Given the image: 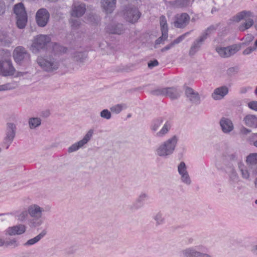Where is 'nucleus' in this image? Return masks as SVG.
I'll use <instances>...</instances> for the list:
<instances>
[{
    "label": "nucleus",
    "mask_w": 257,
    "mask_h": 257,
    "mask_svg": "<svg viewBox=\"0 0 257 257\" xmlns=\"http://www.w3.org/2000/svg\"><path fill=\"white\" fill-rule=\"evenodd\" d=\"M178 138L174 136L163 143L156 149L157 155L165 158L171 155L175 150Z\"/></svg>",
    "instance_id": "nucleus-1"
},
{
    "label": "nucleus",
    "mask_w": 257,
    "mask_h": 257,
    "mask_svg": "<svg viewBox=\"0 0 257 257\" xmlns=\"http://www.w3.org/2000/svg\"><path fill=\"white\" fill-rule=\"evenodd\" d=\"M253 16L250 11H243L238 13L233 18V20L236 22H239L242 20H244V22L240 24L238 28L239 31L243 32L254 25Z\"/></svg>",
    "instance_id": "nucleus-2"
},
{
    "label": "nucleus",
    "mask_w": 257,
    "mask_h": 257,
    "mask_svg": "<svg viewBox=\"0 0 257 257\" xmlns=\"http://www.w3.org/2000/svg\"><path fill=\"white\" fill-rule=\"evenodd\" d=\"M29 215L32 218L30 223L34 227L40 226L43 223L42 219L43 213L44 209L36 204H33L28 207Z\"/></svg>",
    "instance_id": "nucleus-3"
},
{
    "label": "nucleus",
    "mask_w": 257,
    "mask_h": 257,
    "mask_svg": "<svg viewBox=\"0 0 257 257\" xmlns=\"http://www.w3.org/2000/svg\"><path fill=\"white\" fill-rule=\"evenodd\" d=\"M37 62L40 67L47 72H53L57 70L60 65L59 61L53 56L39 57Z\"/></svg>",
    "instance_id": "nucleus-4"
},
{
    "label": "nucleus",
    "mask_w": 257,
    "mask_h": 257,
    "mask_svg": "<svg viewBox=\"0 0 257 257\" xmlns=\"http://www.w3.org/2000/svg\"><path fill=\"white\" fill-rule=\"evenodd\" d=\"M51 42L50 38L44 35H39L35 37L31 46L33 52L38 53L42 50L47 49Z\"/></svg>",
    "instance_id": "nucleus-5"
},
{
    "label": "nucleus",
    "mask_w": 257,
    "mask_h": 257,
    "mask_svg": "<svg viewBox=\"0 0 257 257\" xmlns=\"http://www.w3.org/2000/svg\"><path fill=\"white\" fill-rule=\"evenodd\" d=\"M14 12L16 15L18 27L20 29H23L25 27L28 20L24 5L20 3L15 5Z\"/></svg>",
    "instance_id": "nucleus-6"
},
{
    "label": "nucleus",
    "mask_w": 257,
    "mask_h": 257,
    "mask_svg": "<svg viewBox=\"0 0 257 257\" xmlns=\"http://www.w3.org/2000/svg\"><path fill=\"white\" fill-rule=\"evenodd\" d=\"M215 30L214 26H211L207 28L204 33L197 39L195 40L191 45L189 55H194L200 49L204 41L206 39L207 36Z\"/></svg>",
    "instance_id": "nucleus-7"
},
{
    "label": "nucleus",
    "mask_w": 257,
    "mask_h": 257,
    "mask_svg": "<svg viewBox=\"0 0 257 257\" xmlns=\"http://www.w3.org/2000/svg\"><path fill=\"white\" fill-rule=\"evenodd\" d=\"M13 57L16 62L21 64L25 62H29L30 55L26 49L22 46H18L13 52Z\"/></svg>",
    "instance_id": "nucleus-8"
},
{
    "label": "nucleus",
    "mask_w": 257,
    "mask_h": 257,
    "mask_svg": "<svg viewBox=\"0 0 257 257\" xmlns=\"http://www.w3.org/2000/svg\"><path fill=\"white\" fill-rule=\"evenodd\" d=\"M124 16L126 21L131 23H135L140 18L141 13L136 7L128 6L124 10Z\"/></svg>",
    "instance_id": "nucleus-9"
},
{
    "label": "nucleus",
    "mask_w": 257,
    "mask_h": 257,
    "mask_svg": "<svg viewBox=\"0 0 257 257\" xmlns=\"http://www.w3.org/2000/svg\"><path fill=\"white\" fill-rule=\"evenodd\" d=\"M16 127L13 123H8L6 131V137L4 138V145L8 149L13 142L16 135Z\"/></svg>",
    "instance_id": "nucleus-10"
},
{
    "label": "nucleus",
    "mask_w": 257,
    "mask_h": 257,
    "mask_svg": "<svg viewBox=\"0 0 257 257\" xmlns=\"http://www.w3.org/2000/svg\"><path fill=\"white\" fill-rule=\"evenodd\" d=\"M93 133L94 130L93 129H90L87 132L82 140L76 143H74L70 147H69L68 150V153H71L76 151L80 148H82L84 145L86 144L90 140Z\"/></svg>",
    "instance_id": "nucleus-11"
},
{
    "label": "nucleus",
    "mask_w": 257,
    "mask_h": 257,
    "mask_svg": "<svg viewBox=\"0 0 257 257\" xmlns=\"http://www.w3.org/2000/svg\"><path fill=\"white\" fill-rule=\"evenodd\" d=\"M49 19V13L46 9L42 8L37 11L36 15V20L39 27H44L46 26Z\"/></svg>",
    "instance_id": "nucleus-12"
},
{
    "label": "nucleus",
    "mask_w": 257,
    "mask_h": 257,
    "mask_svg": "<svg viewBox=\"0 0 257 257\" xmlns=\"http://www.w3.org/2000/svg\"><path fill=\"white\" fill-rule=\"evenodd\" d=\"M206 248L203 245H199L196 247H190L181 251L183 257H200L201 252L205 251Z\"/></svg>",
    "instance_id": "nucleus-13"
},
{
    "label": "nucleus",
    "mask_w": 257,
    "mask_h": 257,
    "mask_svg": "<svg viewBox=\"0 0 257 257\" xmlns=\"http://www.w3.org/2000/svg\"><path fill=\"white\" fill-rule=\"evenodd\" d=\"M15 69L11 61L9 60L0 61V75L4 76H12L14 74Z\"/></svg>",
    "instance_id": "nucleus-14"
},
{
    "label": "nucleus",
    "mask_w": 257,
    "mask_h": 257,
    "mask_svg": "<svg viewBox=\"0 0 257 257\" xmlns=\"http://www.w3.org/2000/svg\"><path fill=\"white\" fill-rule=\"evenodd\" d=\"M26 230V225L20 223L7 228L5 230V234L8 236L20 235L25 233Z\"/></svg>",
    "instance_id": "nucleus-15"
},
{
    "label": "nucleus",
    "mask_w": 257,
    "mask_h": 257,
    "mask_svg": "<svg viewBox=\"0 0 257 257\" xmlns=\"http://www.w3.org/2000/svg\"><path fill=\"white\" fill-rule=\"evenodd\" d=\"M237 45H232L227 47H217L216 52L222 57H229L236 53L239 50Z\"/></svg>",
    "instance_id": "nucleus-16"
},
{
    "label": "nucleus",
    "mask_w": 257,
    "mask_h": 257,
    "mask_svg": "<svg viewBox=\"0 0 257 257\" xmlns=\"http://www.w3.org/2000/svg\"><path fill=\"white\" fill-rule=\"evenodd\" d=\"M174 26L177 28H184L189 23L190 16L187 13L177 14L174 17Z\"/></svg>",
    "instance_id": "nucleus-17"
},
{
    "label": "nucleus",
    "mask_w": 257,
    "mask_h": 257,
    "mask_svg": "<svg viewBox=\"0 0 257 257\" xmlns=\"http://www.w3.org/2000/svg\"><path fill=\"white\" fill-rule=\"evenodd\" d=\"M86 10V5L82 3H75L72 6L71 15L75 18H80L83 16Z\"/></svg>",
    "instance_id": "nucleus-18"
},
{
    "label": "nucleus",
    "mask_w": 257,
    "mask_h": 257,
    "mask_svg": "<svg viewBox=\"0 0 257 257\" xmlns=\"http://www.w3.org/2000/svg\"><path fill=\"white\" fill-rule=\"evenodd\" d=\"M185 95L189 101L194 104L198 105L200 103V97L199 93L190 87H187Z\"/></svg>",
    "instance_id": "nucleus-19"
},
{
    "label": "nucleus",
    "mask_w": 257,
    "mask_h": 257,
    "mask_svg": "<svg viewBox=\"0 0 257 257\" xmlns=\"http://www.w3.org/2000/svg\"><path fill=\"white\" fill-rule=\"evenodd\" d=\"M101 6L107 14H111L116 7V0H101Z\"/></svg>",
    "instance_id": "nucleus-20"
},
{
    "label": "nucleus",
    "mask_w": 257,
    "mask_h": 257,
    "mask_svg": "<svg viewBox=\"0 0 257 257\" xmlns=\"http://www.w3.org/2000/svg\"><path fill=\"white\" fill-rule=\"evenodd\" d=\"M222 132L225 134H228L234 128L232 121L227 118L222 117L219 121Z\"/></svg>",
    "instance_id": "nucleus-21"
},
{
    "label": "nucleus",
    "mask_w": 257,
    "mask_h": 257,
    "mask_svg": "<svg viewBox=\"0 0 257 257\" xmlns=\"http://www.w3.org/2000/svg\"><path fill=\"white\" fill-rule=\"evenodd\" d=\"M106 31L111 34L120 35L124 32V29L121 24L112 23L106 26Z\"/></svg>",
    "instance_id": "nucleus-22"
},
{
    "label": "nucleus",
    "mask_w": 257,
    "mask_h": 257,
    "mask_svg": "<svg viewBox=\"0 0 257 257\" xmlns=\"http://www.w3.org/2000/svg\"><path fill=\"white\" fill-rule=\"evenodd\" d=\"M182 91L177 87L165 88V96L169 97L171 99H177L181 95Z\"/></svg>",
    "instance_id": "nucleus-23"
},
{
    "label": "nucleus",
    "mask_w": 257,
    "mask_h": 257,
    "mask_svg": "<svg viewBox=\"0 0 257 257\" xmlns=\"http://www.w3.org/2000/svg\"><path fill=\"white\" fill-rule=\"evenodd\" d=\"M228 92V89L225 86L216 88L212 93V97L215 100L223 98Z\"/></svg>",
    "instance_id": "nucleus-24"
},
{
    "label": "nucleus",
    "mask_w": 257,
    "mask_h": 257,
    "mask_svg": "<svg viewBox=\"0 0 257 257\" xmlns=\"http://www.w3.org/2000/svg\"><path fill=\"white\" fill-rule=\"evenodd\" d=\"M149 198V195L145 192H142L137 199L135 203L131 207L132 209H138L143 206V202L148 199Z\"/></svg>",
    "instance_id": "nucleus-25"
},
{
    "label": "nucleus",
    "mask_w": 257,
    "mask_h": 257,
    "mask_svg": "<svg viewBox=\"0 0 257 257\" xmlns=\"http://www.w3.org/2000/svg\"><path fill=\"white\" fill-rule=\"evenodd\" d=\"M14 215L18 221L24 222L26 221L28 217L29 212L28 209L27 210L16 211L14 212Z\"/></svg>",
    "instance_id": "nucleus-26"
},
{
    "label": "nucleus",
    "mask_w": 257,
    "mask_h": 257,
    "mask_svg": "<svg viewBox=\"0 0 257 257\" xmlns=\"http://www.w3.org/2000/svg\"><path fill=\"white\" fill-rule=\"evenodd\" d=\"M243 121L248 126L257 127V116L255 115L248 114L246 115Z\"/></svg>",
    "instance_id": "nucleus-27"
},
{
    "label": "nucleus",
    "mask_w": 257,
    "mask_h": 257,
    "mask_svg": "<svg viewBox=\"0 0 257 257\" xmlns=\"http://www.w3.org/2000/svg\"><path fill=\"white\" fill-rule=\"evenodd\" d=\"M74 61L79 64H83L87 57V54L84 52H75L72 56Z\"/></svg>",
    "instance_id": "nucleus-28"
},
{
    "label": "nucleus",
    "mask_w": 257,
    "mask_h": 257,
    "mask_svg": "<svg viewBox=\"0 0 257 257\" xmlns=\"http://www.w3.org/2000/svg\"><path fill=\"white\" fill-rule=\"evenodd\" d=\"M47 233L46 230H43L41 233L35 237L28 240L25 243V245L29 246L33 245L39 241L43 237H44Z\"/></svg>",
    "instance_id": "nucleus-29"
},
{
    "label": "nucleus",
    "mask_w": 257,
    "mask_h": 257,
    "mask_svg": "<svg viewBox=\"0 0 257 257\" xmlns=\"http://www.w3.org/2000/svg\"><path fill=\"white\" fill-rule=\"evenodd\" d=\"M169 3L175 7L184 8L190 5V0H176L170 1Z\"/></svg>",
    "instance_id": "nucleus-30"
},
{
    "label": "nucleus",
    "mask_w": 257,
    "mask_h": 257,
    "mask_svg": "<svg viewBox=\"0 0 257 257\" xmlns=\"http://www.w3.org/2000/svg\"><path fill=\"white\" fill-rule=\"evenodd\" d=\"M160 24L161 26V30L164 37L166 36V34H168V27L167 23V20L166 17L162 15L160 18Z\"/></svg>",
    "instance_id": "nucleus-31"
},
{
    "label": "nucleus",
    "mask_w": 257,
    "mask_h": 257,
    "mask_svg": "<svg viewBox=\"0 0 257 257\" xmlns=\"http://www.w3.org/2000/svg\"><path fill=\"white\" fill-rule=\"evenodd\" d=\"M228 175L229 181L231 184L236 183L239 181V177L234 168L230 169Z\"/></svg>",
    "instance_id": "nucleus-32"
},
{
    "label": "nucleus",
    "mask_w": 257,
    "mask_h": 257,
    "mask_svg": "<svg viewBox=\"0 0 257 257\" xmlns=\"http://www.w3.org/2000/svg\"><path fill=\"white\" fill-rule=\"evenodd\" d=\"M170 128L171 125L170 123L168 121H166L160 131L156 133V136L159 138L163 137L169 132Z\"/></svg>",
    "instance_id": "nucleus-33"
},
{
    "label": "nucleus",
    "mask_w": 257,
    "mask_h": 257,
    "mask_svg": "<svg viewBox=\"0 0 257 257\" xmlns=\"http://www.w3.org/2000/svg\"><path fill=\"white\" fill-rule=\"evenodd\" d=\"M164 119L162 117L156 118L152 122L150 128L153 132H156L163 122Z\"/></svg>",
    "instance_id": "nucleus-34"
},
{
    "label": "nucleus",
    "mask_w": 257,
    "mask_h": 257,
    "mask_svg": "<svg viewBox=\"0 0 257 257\" xmlns=\"http://www.w3.org/2000/svg\"><path fill=\"white\" fill-rule=\"evenodd\" d=\"M246 163L248 168L257 165V153L251 154L247 157Z\"/></svg>",
    "instance_id": "nucleus-35"
},
{
    "label": "nucleus",
    "mask_w": 257,
    "mask_h": 257,
    "mask_svg": "<svg viewBox=\"0 0 257 257\" xmlns=\"http://www.w3.org/2000/svg\"><path fill=\"white\" fill-rule=\"evenodd\" d=\"M153 218L156 222L155 224L157 226L162 225L165 222V218L161 212L157 213L154 216Z\"/></svg>",
    "instance_id": "nucleus-36"
},
{
    "label": "nucleus",
    "mask_w": 257,
    "mask_h": 257,
    "mask_svg": "<svg viewBox=\"0 0 257 257\" xmlns=\"http://www.w3.org/2000/svg\"><path fill=\"white\" fill-rule=\"evenodd\" d=\"M41 119L38 117L30 118L29 120V124L31 129H34L40 125Z\"/></svg>",
    "instance_id": "nucleus-37"
},
{
    "label": "nucleus",
    "mask_w": 257,
    "mask_h": 257,
    "mask_svg": "<svg viewBox=\"0 0 257 257\" xmlns=\"http://www.w3.org/2000/svg\"><path fill=\"white\" fill-rule=\"evenodd\" d=\"M87 20L92 24H97L100 20V17L97 15L93 13L89 14L87 16Z\"/></svg>",
    "instance_id": "nucleus-38"
},
{
    "label": "nucleus",
    "mask_w": 257,
    "mask_h": 257,
    "mask_svg": "<svg viewBox=\"0 0 257 257\" xmlns=\"http://www.w3.org/2000/svg\"><path fill=\"white\" fill-rule=\"evenodd\" d=\"M17 87L16 82L8 83L4 85H0V91H5L12 90Z\"/></svg>",
    "instance_id": "nucleus-39"
},
{
    "label": "nucleus",
    "mask_w": 257,
    "mask_h": 257,
    "mask_svg": "<svg viewBox=\"0 0 257 257\" xmlns=\"http://www.w3.org/2000/svg\"><path fill=\"white\" fill-rule=\"evenodd\" d=\"M126 105L125 104H118L114 105L110 108L112 112L115 113H119L123 109L126 108Z\"/></svg>",
    "instance_id": "nucleus-40"
},
{
    "label": "nucleus",
    "mask_w": 257,
    "mask_h": 257,
    "mask_svg": "<svg viewBox=\"0 0 257 257\" xmlns=\"http://www.w3.org/2000/svg\"><path fill=\"white\" fill-rule=\"evenodd\" d=\"M178 171L179 174L181 175L185 174L188 173L187 170V167L184 162H181L178 166Z\"/></svg>",
    "instance_id": "nucleus-41"
},
{
    "label": "nucleus",
    "mask_w": 257,
    "mask_h": 257,
    "mask_svg": "<svg viewBox=\"0 0 257 257\" xmlns=\"http://www.w3.org/2000/svg\"><path fill=\"white\" fill-rule=\"evenodd\" d=\"M254 39V36L251 34H247L243 39L244 41L241 43L242 46H248Z\"/></svg>",
    "instance_id": "nucleus-42"
},
{
    "label": "nucleus",
    "mask_w": 257,
    "mask_h": 257,
    "mask_svg": "<svg viewBox=\"0 0 257 257\" xmlns=\"http://www.w3.org/2000/svg\"><path fill=\"white\" fill-rule=\"evenodd\" d=\"M225 155L230 160L235 161L237 160V154L230 149L226 151Z\"/></svg>",
    "instance_id": "nucleus-43"
},
{
    "label": "nucleus",
    "mask_w": 257,
    "mask_h": 257,
    "mask_svg": "<svg viewBox=\"0 0 257 257\" xmlns=\"http://www.w3.org/2000/svg\"><path fill=\"white\" fill-rule=\"evenodd\" d=\"M181 180L182 182L187 185H189L191 183V179L189 176L188 173L181 175Z\"/></svg>",
    "instance_id": "nucleus-44"
},
{
    "label": "nucleus",
    "mask_w": 257,
    "mask_h": 257,
    "mask_svg": "<svg viewBox=\"0 0 257 257\" xmlns=\"http://www.w3.org/2000/svg\"><path fill=\"white\" fill-rule=\"evenodd\" d=\"M0 41L5 45H9L12 42V39L7 35H4L0 37Z\"/></svg>",
    "instance_id": "nucleus-45"
},
{
    "label": "nucleus",
    "mask_w": 257,
    "mask_h": 257,
    "mask_svg": "<svg viewBox=\"0 0 257 257\" xmlns=\"http://www.w3.org/2000/svg\"><path fill=\"white\" fill-rule=\"evenodd\" d=\"M5 245L7 246H13L14 247H16L19 245V242L17 239L12 238L10 239L9 240L5 241Z\"/></svg>",
    "instance_id": "nucleus-46"
},
{
    "label": "nucleus",
    "mask_w": 257,
    "mask_h": 257,
    "mask_svg": "<svg viewBox=\"0 0 257 257\" xmlns=\"http://www.w3.org/2000/svg\"><path fill=\"white\" fill-rule=\"evenodd\" d=\"M100 115L102 118L109 119L111 118V114L110 112L106 109H103L100 113Z\"/></svg>",
    "instance_id": "nucleus-47"
},
{
    "label": "nucleus",
    "mask_w": 257,
    "mask_h": 257,
    "mask_svg": "<svg viewBox=\"0 0 257 257\" xmlns=\"http://www.w3.org/2000/svg\"><path fill=\"white\" fill-rule=\"evenodd\" d=\"M151 94L155 96L164 95L165 88L162 89H156L151 91Z\"/></svg>",
    "instance_id": "nucleus-48"
},
{
    "label": "nucleus",
    "mask_w": 257,
    "mask_h": 257,
    "mask_svg": "<svg viewBox=\"0 0 257 257\" xmlns=\"http://www.w3.org/2000/svg\"><path fill=\"white\" fill-rule=\"evenodd\" d=\"M240 171L241 173V176L243 179L249 180V172L250 170L247 169H241Z\"/></svg>",
    "instance_id": "nucleus-49"
},
{
    "label": "nucleus",
    "mask_w": 257,
    "mask_h": 257,
    "mask_svg": "<svg viewBox=\"0 0 257 257\" xmlns=\"http://www.w3.org/2000/svg\"><path fill=\"white\" fill-rule=\"evenodd\" d=\"M70 23L71 27L75 29L78 28L81 25L80 21L75 19H71L70 20Z\"/></svg>",
    "instance_id": "nucleus-50"
},
{
    "label": "nucleus",
    "mask_w": 257,
    "mask_h": 257,
    "mask_svg": "<svg viewBox=\"0 0 257 257\" xmlns=\"http://www.w3.org/2000/svg\"><path fill=\"white\" fill-rule=\"evenodd\" d=\"M238 72L237 67H230L227 70V74L229 76H232L236 74Z\"/></svg>",
    "instance_id": "nucleus-51"
},
{
    "label": "nucleus",
    "mask_w": 257,
    "mask_h": 257,
    "mask_svg": "<svg viewBox=\"0 0 257 257\" xmlns=\"http://www.w3.org/2000/svg\"><path fill=\"white\" fill-rule=\"evenodd\" d=\"M6 5L3 0H0V16L3 15L6 12Z\"/></svg>",
    "instance_id": "nucleus-52"
},
{
    "label": "nucleus",
    "mask_w": 257,
    "mask_h": 257,
    "mask_svg": "<svg viewBox=\"0 0 257 257\" xmlns=\"http://www.w3.org/2000/svg\"><path fill=\"white\" fill-rule=\"evenodd\" d=\"M168 38V34H166V36L164 37L163 35V33H162V36L160 37L158 39H157L155 41V45H159L162 43H163V41L166 40L167 38Z\"/></svg>",
    "instance_id": "nucleus-53"
},
{
    "label": "nucleus",
    "mask_w": 257,
    "mask_h": 257,
    "mask_svg": "<svg viewBox=\"0 0 257 257\" xmlns=\"http://www.w3.org/2000/svg\"><path fill=\"white\" fill-rule=\"evenodd\" d=\"M248 106L250 109L257 111V101H252L248 103Z\"/></svg>",
    "instance_id": "nucleus-54"
},
{
    "label": "nucleus",
    "mask_w": 257,
    "mask_h": 257,
    "mask_svg": "<svg viewBox=\"0 0 257 257\" xmlns=\"http://www.w3.org/2000/svg\"><path fill=\"white\" fill-rule=\"evenodd\" d=\"M159 65V62L157 60H154L153 61H150L148 63V67L150 69L157 66Z\"/></svg>",
    "instance_id": "nucleus-55"
},
{
    "label": "nucleus",
    "mask_w": 257,
    "mask_h": 257,
    "mask_svg": "<svg viewBox=\"0 0 257 257\" xmlns=\"http://www.w3.org/2000/svg\"><path fill=\"white\" fill-rule=\"evenodd\" d=\"M255 51L252 46L248 47L245 49L242 52L243 55H249L252 52Z\"/></svg>",
    "instance_id": "nucleus-56"
},
{
    "label": "nucleus",
    "mask_w": 257,
    "mask_h": 257,
    "mask_svg": "<svg viewBox=\"0 0 257 257\" xmlns=\"http://www.w3.org/2000/svg\"><path fill=\"white\" fill-rule=\"evenodd\" d=\"M54 49L55 50H57V51H59L60 52L62 53H65L67 50V49L66 48L62 47L57 44H55Z\"/></svg>",
    "instance_id": "nucleus-57"
},
{
    "label": "nucleus",
    "mask_w": 257,
    "mask_h": 257,
    "mask_svg": "<svg viewBox=\"0 0 257 257\" xmlns=\"http://www.w3.org/2000/svg\"><path fill=\"white\" fill-rule=\"evenodd\" d=\"M174 46V44L173 43V42H172L170 44H169V45H168L166 46H165V47H164L163 48H162L161 50V51L164 52L165 51H167V50H169L171 48L173 47Z\"/></svg>",
    "instance_id": "nucleus-58"
},
{
    "label": "nucleus",
    "mask_w": 257,
    "mask_h": 257,
    "mask_svg": "<svg viewBox=\"0 0 257 257\" xmlns=\"http://www.w3.org/2000/svg\"><path fill=\"white\" fill-rule=\"evenodd\" d=\"M250 171L255 175H257V165L253 166L248 168Z\"/></svg>",
    "instance_id": "nucleus-59"
},
{
    "label": "nucleus",
    "mask_w": 257,
    "mask_h": 257,
    "mask_svg": "<svg viewBox=\"0 0 257 257\" xmlns=\"http://www.w3.org/2000/svg\"><path fill=\"white\" fill-rule=\"evenodd\" d=\"M241 132L243 134L247 135L250 132V130H249L245 127H242L241 129Z\"/></svg>",
    "instance_id": "nucleus-60"
},
{
    "label": "nucleus",
    "mask_w": 257,
    "mask_h": 257,
    "mask_svg": "<svg viewBox=\"0 0 257 257\" xmlns=\"http://www.w3.org/2000/svg\"><path fill=\"white\" fill-rule=\"evenodd\" d=\"M251 251L252 253L257 255V245L252 246Z\"/></svg>",
    "instance_id": "nucleus-61"
},
{
    "label": "nucleus",
    "mask_w": 257,
    "mask_h": 257,
    "mask_svg": "<svg viewBox=\"0 0 257 257\" xmlns=\"http://www.w3.org/2000/svg\"><path fill=\"white\" fill-rule=\"evenodd\" d=\"M182 41L181 40L180 37H178L177 39H176L175 40H174L172 42L175 45L176 44H177L178 43H179L180 42H181Z\"/></svg>",
    "instance_id": "nucleus-62"
},
{
    "label": "nucleus",
    "mask_w": 257,
    "mask_h": 257,
    "mask_svg": "<svg viewBox=\"0 0 257 257\" xmlns=\"http://www.w3.org/2000/svg\"><path fill=\"white\" fill-rule=\"evenodd\" d=\"M200 257H213L211 255L206 253H203L202 252L200 254Z\"/></svg>",
    "instance_id": "nucleus-63"
},
{
    "label": "nucleus",
    "mask_w": 257,
    "mask_h": 257,
    "mask_svg": "<svg viewBox=\"0 0 257 257\" xmlns=\"http://www.w3.org/2000/svg\"><path fill=\"white\" fill-rule=\"evenodd\" d=\"M190 33V32H187L184 34H183L182 35L179 36L180 39L181 41H182L184 39V38H185V37L188 35Z\"/></svg>",
    "instance_id": "nucleus-64"
}]
</instances>
